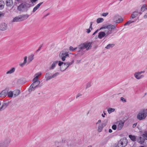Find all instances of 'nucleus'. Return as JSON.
<instances>
[{"label":"nucleus","instance_id":"nucleus-1","mask_svg":"<svg viewBox=\"0 0 147 147\" xmlns=\"http://www.w3.org/2000/svg\"><path fill=\"white\" fill-rule=\"evenodd\" d=\"M92 42H86L78 46L77 54L80 56H82L84 53V49H86V51L90 49L92 47Z\"/></svg>","mask_w":147,"mask_h":147},{"label":"nucleus","instance_id":"nucleus-2","mask_svg":"<svg viewBox=\"0 0 147 147\" xmlns=\"http://www.w3.org/2000/svg\"><path fill=\"white\" fill-rule=\"evenodd\" d=\"M29 17L27 14L19 15L14 18L12 21L13 22H19L26 20Z\"/></svg>","mask_w":147,"mask_h":147},{"label":"nucleus","instance_id":"nucleus-3","mask_svg":"<svg viewBox=\"0 0 147 147\" xmlns=\"http://www.w3.org/2000/svg\"><path fill=\"white\" fill-rule=\"evenodd\" d=\"M147 116V110L144 109L141 110L137 115L138 119L142 120L144 119Z\"/></svg>","mask_w":147,"mask_h":147},{"label":"nucleus","instance_id":"nucleus-4","mask_svg":"<svg viewBox=\"0 0 147 147\" xmlns=\"http://www.w3.org/2000/svg\"><path fill=\"white\" fill-rule=\"evenodd\" d=\"M10 140L9 138H7L0 142V147H7L9 145Z\"/></svg>","mask_w":147,"mask_h":147},{"label":"nucleus","instance_id":"nucleus-5","mask_svg":"<svg viewBox=\"0 0 147 147\" xmlns=\"http://www.w3.org/2000/svg\"><path fill=\"white\" fill-rule=\"evenodd\" d=\"M69 56L68 52L65 51H61L59 54V57L63 61H64L65 58Z\"/></svg>","mask_w":147,"mask_h":147},{"label":"nucleus","instance_id":"nucleus-6","mask_svg":"<svg viewBox=\"0 0 147 147\" xmlns=\"http://www.w3.org/2000/svg\"><path fill=\"white\" fill-rule=\"evenodd\" d=\"M128 142L127 140L125 138L121 139L118 144V147H125L127 144Z\"/></svg>","mask_w":147,"mask_h":147},{"label":"nucleus","instance_id":"nucleus-7","mask_svg":"<svg viewBox=\"0 0 147 147\" xmlns=\"http://www.w3.org/2000/svg\"><path fill=\"white\" fill-rule=\"evenodd\" d=\"M144 72L145 71H144L135 72L134 74V76L136 79L140 80L144 77V75H141V74L144 73Z\"/></svg>","mask_w":147,"mask_h":147},{"label":"nucleus","instance_id":"nucleus-8","mask_svg":"<svg viewBox=\"0 0 147 147\" xmlns=\"http://www.w3.org/2000/svg\"><path fill=\"white\" fill-rule=\"evenodd\" d=\"M116 28V27L115 25L111 24L108 25L106 27H101L100 29L99 30H100L102 29L106 28L108 29L110 32H111V34H112L114 29L115 28Z\"/></svg>","mask_w":147,"mask_h":147},{"label":"nucleus","instance_id":"nucleus-9","mask_svg":"<svg viewBox=\"0 0 147 147\" xmlns=\"http://www.w3.org/2000/svg\"><path fill=\"white\" fill-rule=\"evenodd\" d=\"M58 65L60 67V69L62 71H64L67 68L65 63L60 61H59Z\"/></svg>","mask_w":147,"mask_h":147},{"label":"nucleus","instance_id":"nucleus-10","mask_svg":"<svg viewBox=\"0 0 147 147\" xmlns=\"http://www.w3.org/2000/svg\"><path fill=\"white\" fill-rule=\"evenodd\" d=\"M59 63V61H55L51 62V65L49 67V69L50 70H53L54 69L58 63Z\"/></svg>","mask_w":147,"mask_h":147},{"label":"nucleus","instance_id":"nucleus-11","mask_svg":"<svg viewBox=\"0 0 147 147\" xmlns=\"http://www.w3.org/2000/svg\"><path fill=\"white\" fill-rule=\"evenodd\" d=\"M8 91V88H6L4 90H3L0 93V97H5L7 94Z\"/></svg>","mask_w":147,"mask_h":147},{"label":"nucleus","instance_id":"nucleus-12","mask_svg":"<svg viewBox=\"0 0 147 147\" xmlns=\"http://www.w3.org/2000/svg\"><path fill=\"white\" fill-rule=\"evenodd\" d=\"M7 24L5 23H2L0 24V30L2 31H5L7 28Z\"/></svg>","mask_w":147,"mask_h":147},{"label":"nucleus","instance_id":"nucleus-13","mask_svg":"<svg viewBox=\"0 0 147 147\" xmlns=\"http://www.w3.org/2000/svg\"><path fill=\"white\" fill-rule=\"evenodd\" d=\"M138 12L137 10L133 12L131 15L130 18L131 20L136 18L138 16Z\"/></svg>","mask_w":147,"mask_h":147},{"label":"nucleus","instance_id":"nucleus-14","mask_svg":"<svg viewBox=\"0 0 147 147\" xmlns=\"http://www.w3.org/2000/svg\"><path fill=\"white\" fill-rule=\"evenodd\" d=\"M37 87H38V85H34L32 84L28 89V91L29 92H31L32 90H34L35 88Z\"/></svg>","mask_w":147,"mask_h":147},{"label":"nucleus","instance_id":"nucleus-15","mask_svg":"<svg viewBox=\"0 0 147 147\" xmlns=\"http://www.w3.org/2000/svg\"><path fill=\"white\" fill-rule=\"evenodd\" d=\"M106 125V124L102 123L101 125H99L98 128V132H101L102 131L103 127Z\"/></svg>","mask_w":147,"mask_h":147},{"label":"nucleus","instance_id":"nucleus-16","mask_svg":"<svg viewBox=\"0 0 147 147\" xmlns=\"http://www.w3.org/2000/svg\"><path fill=\"white\" fill-rule=\"evenodd\" d=\"M6 4L7 6L11 7L13 5L12 0H7L6 1Z\"/></svg>","mask_w":147,"mask_h":147},{"label":"nucleus","instance_id":"nucleus-17","mask_svg":"<svg viewBox=\"0 0 147 147\" xmlns=\"http://www.w3.org/2000/svg\"><path fill=\"white\" fill-rule=\"evenodd\" d=\"M51 73L49 72L47 73L45 75V78L47 81H48L51 79V76H50Z\"/></svg>","mask_w":147,"mask_h":147},{"label":"nucleus","instance_id":"nucleus-18","mask_svg":"<svg viewBox=\"0 0 147 147\" xmlns=\"http://www.w3.org/2000/svg\"><path fill=\"white\" fill-rule=\"evenodd\" d=\"M145 139L142 138L141 137H139L137 139V142L140 144H142L144 143Z\"/></svg>","mask_w":147,"mask_h":147},{"label":"nucleus","instance_id":"nucleus-19","mask_svg":"<svg viewBox=\"0 0 147 147\" xmlns=\"http://www.w3.org/2000/svg\"><path fill=\"white\" fill-rule=\"evenodd\" d=\"M105 36H106L104 32H101L99 33L98 37L99 38L101 39Z\"/></svg>","mask_w":147,"mask_h":147},{"label":"nucleus","instance_id":"nucleus-20","mask_svg":"<svg viewBox=\"0 0 147 147\" xmlns=\"http://www.w3.org/2000/svg\"><path fill=\"white\" fill-rule=\"evenodd\" d=\"M42 2L40 3L37 5L35 7L33 8L32 12L33 13L35 12L37 10L39 9L40 6L42 4Z\"/></svg>","mask_w":147,"mask_h":147},{"label":"nucleus","instance_id":"nucleus-21","mask_svg":"<svg viewBox=\"0 0 147 147\" xmlns=\"http://www.w3.org/2000/svg\"><path fill=\"white\" fill-rule=\"evenodd\" d=\"M26 7V5L24 3H22L18 7V9L20 11L22 10V9L23 8H25Z\"/></svg>","mask_w":147,"mask_h":147},{"label":"nucleus","instance_id":"nucleus-22","mask_svg":"<svg viewBox=\"0 0 147 147\" xmlns=\"http://www.w3.org/2000/svg\"><path fill=\"white\" fill-rule=\"evenodd\" d=\"M124 125V123L120 121L118 123L117 126V129L118 130H120L123 127Z\"/></svg>","mask_w":147,"mask_h":147},{"label":"nucleus","instance_id":"nucleus-23","mask_svg":"<svg viewBox=\"0 0 147 147\" xmlns=\"http://www.w3.org/2000/svg\"><path fill=\"white\" fill-rule=\"evenodd\" d=\"M8 105L7 103H3L0 107V111H1L5 109L7 107Z\"/></svg>","mask_w":147,"mask_h":147},{"label":"nucleus","instance_id":"nucleus-24","mask_svg":"<svg viewBox=\"0 0 147 147\" xmlns=\"http://www.w3.org/2000/svg\"><path fill=\"white\" fill-rule=\"evenodd\" d=\"M14 97L18 96L20 93V91L18 90H16L13 91Z\"/></svg>","mask_w":147,"mask_h":147},{"label":"nucleus","instance_id":"nucleus-25","mask_svg":"<svg viewBox=\"0 0 147 147\" xmlns=\"http://www.w3.org/2000/svg\"><path fill=\"white\" fill-rule=\"evenodd\" d=\"M24 61L23 63H20L19 64V65L22 67H23L24 65H25L27 62V57L25 56L24 58Z\"/></svg>","mask_w":147,"mask_h":147},{"label":"nucleus","instance_id":"nucleus-26","mask_svg":"<svg viewBox=\"0 0 147 147\" xmlns=\"http://www.w3.org/2000/svg\"><path fill=\"white\" fill-rule=\"evenodd\" d=\"M129 138L133 142H135L136 140V136L132 135H129Z\"/></svg>","mask_w":147,"mask_h":147},{"label":"nucleus","instance_id":"nucleus-27","mask_svg":"<svg viewBox=\"0 0 147 147\" xmlns=\"http://www.w3.org/2000/svg\"><path fill=\"white\" fill-rule=\"evenodd\" d=\"M90 26L89 27V28L88 29H86V30H87L86 32L87 33H89L90 32H91L90 29H91V30H92V25L93 22H90Z\"/></svg>","mask_w":147,"mask_h":147},{"label":"nucleus","instance_id":"nucleus-28","mask_svg":"<svg viewBox=\"0 0 147 147\" xmlns=\"http://www.w3.org/2000/svg\"><path fill=\"white\" fill-rule=\"evenodd\" d=\"M15 71V68L13 67L6 72V74H10L13 73Z\"/></svg>","mask_w":147,"mask_h":147},{"label":"nucleus","instance_id":"nucleus-29","mask_svg":"<svg viewBox=\"0 0 147 147\" xmlns=\"http://www.w3.org/2000/svg\"><path fill=\"white\" fill-rule=\"evenodd\" d=\"M115 46L114 44H109L107 46L105 47L106 49H109L114 47Z\"/></svg>","mask_w":147,"mask_h":147},{"label":"nucleus","instance_id":"nucleus-30","mask_svg":"<svg viewBox=\"0 0 147 147\" xmlns=\"http://www.w3.org/2000/svg\"><path fill=\"white\" fill-rule=\"evenodd\" d=\"M74 62V60H73L71 62H67L64 63L67 68L69 66L72 65Z\"/></svg>","mask_w":147,"mask_h":147},{"label":"nucleus","instance_id":"nucleus-31","mask_svg":"<svg viewBox=\"0 0 147 147\" xmlns=\"http://www.w3.org/2000/svg\"><path fill=\"white\" fill-rule=\"evenodd\" d=\"M7 95L10 98H12L13 95V92L12 91H10L7 93Z\"/></svg>","mask_w":147,"mask_h":147},{"label":"nucleus","instance_id":"nucleus-32","mask_svg":"<svg viewBox=\"0 0 147 147\" xmlns=\"http://www.w3.org/2000/svg\"><path fill=\"white\" fill-rule=\"evenodd\" d=\"M77 49H78V47L74 48L72 46H70L69 48V50L71 51H76Z\"/></svg>","mask_w":147,"mask_h":147},{"label":"nucleus","instance_id":"nucleus-33","mask_svg":"<svg viewBox=\"0 0 147 147\" xmlns=\"http://www.w3.org/2000/svg\"><path fill=\"white\" fill-rule=\"evenodd\" d=\"M115 110V109L113 108H109L108 109L107 111L108 113L110 114L112 112H114Z\"/></svg>","mask_w":147,"mask_h":147},{"label":"nucleus","instance_id":"nucleus-34","mask_svg":"<svg viewBox=\"0 0 147 147\" xmlns=\"http://www.w3.org/2000/svg\"><path fill=\"white\" fill-rule=\"evenodd\" d=\"M147 9L145 5H143L141 7V11L144 12Z\"/></svg>","mask_w":147,"mask_h":147},{"label":"nucleus","instance_id":"nucleus-35","mask_svg":"<svg viewBox=\"0 0 147 147\" xmlns=\"http://www.w3.org/2000/svg\"><path fill=\"white\" fill-rule=\"evenodd\" d=\"M104 19L102 18H99L97 19L96 22L98 23H100L103 22Z\"/></svg>","mask_w":147,"mask_h":147},{"label":"nucleus","instance_id":"nucleus-36","mask_svg":"<svg viewBox=\"0 0 147 147\" xmlns=\"http://www.w3.org/2000/svg\"><path fill=\"white\" fill-rule=\"evenodd\" d=\"M34 59V55H32L28 57V61L29 63L30 62Z\"/></svg>","mask_w":147,"mask_h":147},{"label":"nucleus","instance_id":"nucleus-37","mask_svg":"<svg viewBox=\"0 0 147 147\" xmlns=\"http://www.w3.org/2000/svg\"><path fill=\"white\" fill-rule=\"evenodd\" d=\"M104 32L106 36H107L108 35L111 34V32H110L109 30L107 29V30H105Z\"/></svg>","mask_w":147,"mask_h":147},{"label":"nucleus","instance_id":"nucleus-38","mask_svg":"<svg viewBox=\"0 0 147 147\" xmlns=\"http://www.w3.org/2000/svg\"><path fill=\"white\" fill-rule=\"evenodd\" d=\"M38 80V79L36 77H35L33 79V83L32 84L35 85L36 84V82H37Z\"/></svg>","mask_w":147,"mask_h":147},{"label":"nucleus","instance_id":"nucleus-39","mask_svg":"<svg viewBox=\"0 0 147 147\" xmlns=\"http://www.w3.org/2000/svg\"><path fill=\"white\" fill-rule=\"evenodd\" d=\"M134 22V21H133L131 20H129L126 23H125L124 24V26H126L127 25H129V24H131V23H133Z\"/></svg>","mask_w":147,"mask_h":147},{"label":"nucleus","instance_id":"nucleus-40","mask_svg":"<svg viewBox=\"0 0 147 147\" xmlns=\"http://www.w3.org/2000/svg\"><path fill=\"white\" fill-rule=\"evenodd\" d=\"M123 20V19L122 18H119L115 22L117 23H118L120 22H122Z\"/></svg>","mask_w":147,"mask_h":147},{"label":"nucleus","instance_id":"nucleus-41","mask_svg":"<svg viewBox=\"0 0 147 147\" xmlns=\"http://www.w3.org/2000/svg\"><path fill=\"white\" fill-rule=\"evenodd\" d=\"M59 74V73L58 72H57L56 73H55L53 75L51 76V79L56 77Z\"/></svg>","mask_w":147,"mask_h":147},{"label":"nucleus","instance_id":"nucleus-42","mask_svg":"<svg viewBox=\"0 0 147 147\" xmlns=\"http://www.w3.org/2000/svg\"><path fill=\"white\" fill-rule=\"evenodd\" d=\"M42 73L40 72H38L35 75V77H36L38 79V77Z\"/></svg>","mask_w":147,"mask_h":147},{"label":"nucleus","instance_id":"nucleus-43","mask_svg":"<svg viewBox=\"0 0 147 147\" xmlns=\"http://www.w3.org/2000/svg\"><path fill=\"white\" fill-rule=\"evenodd\" d=\"M91 86V83L90 82H88L86 85V89H87L88 88L90 87Z\"/></svg>","mask_w":147,"mask_h":147},{"label":"nucleus","instance_id":"nucleus-44","mask_svg":"<svg viewBox=\"0 0 147 147\" xmlns=\"http://www.w3.org/2000/svg\"><path fill=\"white\" fill-rule=\"evenodd\" d=\"M112 128L113 129L115 130L116 129L117 127L116 125H114L112 126Z\"/></svg>","mask_w":147,"mask_h":147},{"label":"nucleus","instance_id":"nucleus-45","mask_svg":"<svg viewBox=\"0 0 147 147\" xmlns=\"http://www.w3.org/2000/svg\"><path fill=\"white\" fill-rule=\"evenodd\" d=\"M37 0H30V1L33 4V5H34L35 4V3L34 4V3H35Z\"/></svg>","mask_w":147,"mask_h":147},{"label":"nucleus","instance_id":"nucleus-46","mask_svg":"<svg viewBox=\"0 0 147 147\" xmlns=\"http://www.w3.org/2000/svg\"><path fill=\"white\" fill-rule=\"evenodd\" d=\"M121 101L123 102H126V100L123 97H121Z\"/></svg>","mask_w":147,"mask_h":147},{"label":"nucleus","instance_id":"nucleus-47","mask_svg":"<svg viewBox=\"0 0 147 147\" xmlns=\"http://www.w3.org/2000/svg\"><path fill=\"white\" fill-rule=\"evenodd\" d=\"M108 14V13H103L102 14V16H106Z\"/></svg>","mask_w":147,"mask_h":147},{"label":"nucleus","instance_id":"nucleus-48","mask_svg":"<svg viewBox=\"0 0 147 147\" xmlns=\"http://www.w3.org/2000/svg\"><path fill=\"white\" fill-rule=\"evenodd\" d=\"M40 83V81L38 80L37 82H36V84L35 85H38V86H39V84Z\"/></svg>","mask_w":147,"mask_h":147},{"label":"nucleus","instance_id":"nucleus-49","mask_svg":"<svg viewBox=\"0 0 147 147\" xmlns=\"http://www.w3.org/2000/svg\"><path fill=\"white\" fill-rule=\"evenodd\" d=\"M82 95L80 94L79 93L76 96V98H77L79 96H81Z\"/></svg>","mask_w":147,"mask_h":147},{"label":"nucleus","instance_id":"nucleus-50","mask_svg":"<svg viewBox=\"0 0 147 147\" xmlns=\"http://www.w3.org/2000/svg\"><path fill=\"white\" fill-rule=\"evenodd\" d=\"M103 113H104V114H102L101 115L103 117H105V115H106V113L104 111H103Z\"/></svg>","mask_w":147,"mask_h":147},{"label":"nucleus","instance_id":"nucleus-51","mask_svg":"<svg viewBox=\"0 0 147 147\" xmlns=\"http://www.w3.org/2000/svg\"><path fill=\"white\" fill-rule=\"evenodd\" d=\"M144 141H145L144 143L145 144L147 145V138H145Z\"/></svg>","mask_w":147,"mask_h":147},{"label":"nucleus","instance_id":"nucleus-52","mask_svg":"<svg viewBox=\"0 0 147 147\" xmlns=\"http://www.w3.org/2000/svg\"><path fill=\"white\" fill-rule=\"evenodd\" d=\"M144 135L146 137V138H147V131L145 132L144 134Z\"/></svg>","mask_w":147,"mask_h":147},{"label":"nucleus","instance_id":"nucleus-53","mask_svg":"<svg viewBox=\"0 0 147 147\" xmlns=\"http://www.w3.org/2000/svg\"><path fill=\"white\" fill-rule=\"evenodd\" d=\"M99 30L98 29L97 30H96L93 34L92 35H95L96 33H97Z\"/></svg>","mask_w":147,"mask_h":147},{"label":"nucleus","instance_id":"nucleus-54","mask_svg":"<svg viewBox=\"0 0 147 147\" xmlns=\"http://www.w3.org/2000/svg\"><path fill=\"white\" fill-rule=\"evenodd\" d=\"M144 18L145 19L147 18V13H146V14L144 16Z\"/></svg>","mask_w":147,"mask_h":147},{"label":"nucleus","instance_id":"nucleus-55","mask_svg":"<svg viewBox=\"0 0 147 147\" xmlns=\"http://www.w3.org/2000/svg\"><path fill=\"white\" fill-rule=\"evenodd\" d=\"M3 8V5H0V9H2Z\"/></svg>","mask_w":147,"mask_h":147},{"label":"nucleus","instance_id":"nucleus-56","mask_svg":"<svg viewBox=\"0 0 147 147\" xmlns=\"http://www.w3.org/2000/svg\"><path fill=\"white\" fill-rule=\"evenodd\" d=\"M101 122V120L100 119L99 120L97 123H96V124H97L99 123H100Z\"/></svg>","mask_w":147,"mask_h":147},{"label":"nucleus","instance_id":"nucleus-57","mask_svg":"<svg viewBox=\"0 0 147 147\" xmlns=\"http://www.w3.org/2000/svg\"><path fill=\"white\" fill-rule=\"evenodd\" d=\"M3 16V14L2 13L0 12V18Z\"/></svg>","mask_w":147,"mask_h":147},{"label":"nucleus","instance_id":"nucleus-58","mask_svg":"<svg viewBox=\"0 0 147 147\" xmlns=\"http://www.w3.org/2000/svg\"><path fill=\"white\" fill-rule=\"evenodd\" d=\"M41 46H40L39 48H38V49L37 50L36 52H38L40 50L41 48Z\"/></svg>","mask_w":147,"mask_h":147},{"label":"nucleus","instance_id":"nucleus-59","mask_svg":"<svg viewBox=\"0 0 147 147\" xmlns=\"http://www.w3.org/2000/svg\"><path fill=\"white\" fill-rule=\"evenodd\" d=\"M137 124V123H135L133 125V127H134V128L135 127L136 125Z\"/></svg>","mask_w":147,"mask_h":147},{"label":"nucleus","instance_id":"nucleus-60","mask_svg":"<svg viewBox=\"0 0 147 147\" xmlns=\"http://www.w3.org/2000/svg\"><path fill=\"white\" fill-rule=\"evenodd\" d=\"M109 133H111L112 132V129H109Z\"/></svg>","mask_w":147,"mask_h":147},{"label":"nucleus","instance_id":"nucleus-61","mask_svg":"<svg viewBox=\"0 0 147 147\" xmlns=\"http://www.w3.org/2000/svg\"><path fill=\"white\" fill-rule=\"evenodd\" d=\"M80 60H77L76 61V63H79L80 62Z\"/></svg>","mask_w":147,"mask_h":147},{"label":"nucleus","instance_id":"nucleus-62","mask_svg":"<svg viewBox=\"0 0 147 147\" xmlns=\"http://www.w3.org/2000/svg\"><path fill=\"white\" fill-rule=\"evenodd\" d=\"M139 14H140V15H141L142 14V13L141 12H138Z\"/></svg>","mask_w":147,"mask_h":147},{"label":"nucleus","instance_id":"nucleus-63","mask_svg":"<svg viewBox=\"0 0 147 147\" xmlns=\"http://www.w3.org/2000/svg\"><path fill=\"white\" fill-rule=\"evenodd\" d=\"M75 57H76L77 56V55L76 54H73Z\"/></svg>","mask_w":147,"mask_h":147},{"label":"nucleus","instance_id":"nucleus-64","mask_svg":"<svg viewBox=\"0 0 147 147\" xmlns=\"http://www.w3.org/2000/svg\"><path fill=\"white\" fill-rule=\"evenodd\" d=\"M15 0L17 1H19L20 0Z\"/></svg>","mask_w":147,"mask_h":147}]
</instances>
